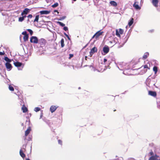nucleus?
I'll use <instances>...</instances> for the list:
<instances>
[{"mask_svg":"<svg viewBox=\"0 0 160 160\" xmlns=\"http://www.w3.org/2000/svg\"><path fill=\"white\" fill-rule=\"evenodd\" d=\"M58 143L59 144H60V145H62V141L61 140H58Z\"/></svg>","mask_w":160,"mask_h":160,"instance_id":"c9c22d12","label":"nucleus"},{"mask_svg":"<svg viewBox=\"0 0 160 160\" xmlns=\"http://www.w3.org/2000/svg\"><path fill=\"white\" fill-rule=\"evenodd\" d=\"M19 153L20 156L23 158L25 157V154L23 152L22 149H20L19 151Z\"/></svg>","mask_w":160,"mask_h":160,"instance_id":"6ab92c4d","label":"nucleus"},{"mask_svg":"<svg viewBox=\"0 0 160 160\" xmlns=\"http://www.w3.org/2000/svg\"><path fill=\"white\" fill-rule=\"evenodd\" d=\"M4 60L7 62L10 63L12 61V60L9 59L7 57H5Z\"/></svg>","mask_w":160,"mask_h":160,"instance_id":"5701e85b","label":"nucleus"},{"mask_svg":"<svg viewBox=\"0 0 160 160\" xmlns=\"http://www.w3.org/2000/svg\"><path fill=\"white\" fill-rule=\"evenodd\" d=\"M107 61V59H106V58H104L103 60L104 63H105Z\"/></svg>","mask_w":160,"mask_h":160,"instance_id":"ea45409f","label":"nucleus"},{"mask_svg":"<svg viewBox=\"0 0 160 160\" xmlns=\"http://www.w3.org/2000/svg\"><path fill=\"white\" fill-rule=\"evenodd\" d=\"M14 64L15 66L19 67H21L22 65V63L19 62H14Z\"/></svg>","mask_w":160,"mask_h":160,"instance_id":"dca6fc26","label":"nucleus"},{"mask_svg":"<svg viewBox=\"0 0 160 160\" xmlns=\"http://www.w3.org/2000/svg\"><path fill=\"white\" fill-rule=\"evenodd\" d=\"M5 54V52L4 51H3L2 52L0 51V55H3Z\"/></svg>","mask_w":160,"mask_h":160,"instance_id":"72a5a7b5","label":"nucleus"},{"mask_svg":"<svg viewBox=\"0 0 160 160\" xmlns=\"http://www.w3.org/2000/svg\"><path fill=\"white\" fill-rule=\"evenodd\" d=\"M63 29L65 31H67L68 30V28L67 27H64L63 28Z\"/></svg>","mask_w":160,"mask_h":160,"instance_id":"e433bc0d","label":"nucleus"},{"mask_svg":"<svg viewBox=\"0 0 160 160\" xmlns=\"http://www.w3.org/2000/svg\"><path fill=\"white\" fill-rule=\"evenodd\" d=\"M39 15H37L36 16L35 18L34 21V22H38V19L39 18Z\"/></svg>","mask_w":160,"mask_h":160,"instance_id":"393cba45","label":"nucleus"},{"mask_svg":"<svg viewBox=\"0 0 160 160\" xmlns=\"http://www.w3.org/2000/svg\"><path fill=\"white\" fill-rule=\"evenodd\" d=\"M148 94L154 97H155L157 96V93L155 92L151 91H148Z\"/></svg>","mask_w":160,"mask_h":160,"instance_id":"9b49d317","label":"nucleus"},{"mask_svg":"<svg viewBox=\"0 0 160 160\" xmlns=\"http://www.w3.org/2000/svg\"><path fill=\"white\" fill-rule=\"evenodd\" d=\"M27 30L29 32L30 34L31 35L32 34L33 32L32 30L30 29H28Z\"/></svg>","mask_w":160,"mask_h":160,"instance_id":"2f4dec72","label":"nucleus"},{"mask_svg":"<svg viewBox=\"0 0 160 160\" xmlns=\"http://www.w3.org/2000/svg\"><path fill=\"white\" fill-rule=\"evenodd\" d=\"M158 0H152V3L155 7L157 8L158 6Z\"/></svg>","mask_w":160,"mask_h":160,"instance_id":"9d476101","label":"nucleus"},{"mask_svg":"<svg viewBox=\"0 0 160 160\" xmlns=\"http://www.w3.org/2000/svg\"><path fill=\"white\" fill-rule=\"evenodd\" d=\"M64 39L62 38L61 41V46L62 48L64 46Z\"/></svg>","mask_w":160,"mask_h":160,"instance_id":"a878e982","label":"nucleus"},{"mask_svg":"<svg viewBox=\"0 0 160 160\" xmlns=\"http://www.w3.org/2000/svg\"><path fill=\"white\" fill-rule=\"evenodd\" d=\"M67 37L68 38V39L69 40H70V38H69V37L68 36H67Z\"/></svg>","mask_w":160,"mask_h":160,"instance_id":"37998d69","label":"nucleus"},{"mask_svg":"<svg viewBox=\"0 0 160 160\" xmlns=\"http://www.w3.org/2000/svg\"><path fill=\"white\" fill-rule=\"evenodd\" d=\"M113 111H114V112H115V111H116V110L115 109V110H113Z\"/></svg>","mask_w":160,"mask_h":160,"instance_id":"3c124183","label":"nucleus"},{"mask_svg":"<svg viewBox=\"0 0 160 160\" xmlns=\"http://www.w3.org/2000/svg\"><path fill=\"white\" fill-rule=\"evenodd\" d=\"M65 18V17H63V18H62V19H64V18Z\"/></svg>","mask_w":160,"mask_h":160,"instance_id":"603ef678","label":"nucleus"},{"mask_svg":"<svg viewBox=\"0 0 160 160\" xmlns=\"http://www.w3.org/2000/svg\"><path fill=\"white\" fill-rule=\"evenodd\" d=\"M159 158V156L156 154L154 156H152L150 157L148 160H158Z\"/></svg>","mask_w":160,"mask_h":160,"instance_id":"6e6552de","label":"nucleus"},{"mask_svg":"<svg viewBox=\"0 0 160 160\" xmlns=\"http://www.w3.org/2000/svg\"><path fill=\"white\" fill-rule=\"evenodd\" d=\"M8 88H9V90L10 91H14V88L13 87L12 85H9Z\"/></svg>","mask_w":160,"mask_h":160,"instance_id":"cd10ccee","label":"nucleus"},{"mask_svg":"<svg viewBox=\"0 0 160 160\" xmlns=\"http://www.w3.org/2000/svg\"><path fill=\"white\" fill-rule=\"evenodd\" d=\"M23 39L24 41L26 42L28 40V35H26L24 36L23 37Z\"/></svg>","mask_w":160,"mask_h":160,"instance_id":"b1692460","label":"nucleus"},{"mask_svg":"<svg viewBox=\"0 0 160 160\" xmlns=\"http://www.w3.org/2000/svg\"><path fill=\"white\" fill-rule=\"evenodd\" d=\"M110 3L112 6L114 7H116L117 5V2H116L113 1H111L110 2Z\"/></svg>","mask_w":160,"mask_h":160,"instance_id":"aec40b11","label":"nucleus"},{"mask_svg":"<svg viewBox=\"0 0 160 160\" xmlns=\"http://www.w3.org/2000/svg\"><path fill=\"white\" fill-rule=\"evenodd\" d=\"M58 3L57 2H56V3H55L54 4L52 5V7L53 8H55L58 6Z\"/></svg>","mask_w":160,"mask_h":160,"instance_id":"7c9ffc66","label":"nucleus"},{"mask_svg":"<svg viewBox=\"0 0 160 160\" xmlns=\"http://www.w3.org/2000/svg\"><path fill=\"white\" fill-rule=\"evenodd\" d=\"M54 12H57L58 13L59 12H58V11L57 10H54Z\"/></svg>","mask_w":160,"mask_h":160,"instance_id":"49530a36","label":"nucleus"},{"mask_svg":"<svg viewBox=\"0 0 160 160\" xmlns=\"http://www.w3.org/2000/svg\"><path fill=\"white\" fill-rule=\"evenodd\" d=\"M57 23L62 27H64L65 25V24L59 21L57 22Z\"/></svg>","mask_w":160,"mask_h":160,"instance_id":"c85d7f7f","label":"nucleus"},{"mask_svg":"<svg viewBox=\"0 0 160 160\" xmlns=\"http://www.w3.org/2000/svg\"><path fill=\"white\" fill-rule=\"evenodd\" d=\"M103 33V32L101 31V30H100L97 32L92 36V39L95 38L96 39H97Z\"/></svg>","mask_w":160,"mask_h":160,"instance_id":"f03ea898","label":"nucleus"},{"mask_svg":"<svg viewBox=\"0 0 160 160\" xmlns=\"http://www.w3.org/2000/svg\"><path fill=\"white\" fill-rule=\"evenodd\" d=\"M103 51L105 54L107 53L109 51V48L108 46H105L103 48Z\"/></svg>","mask_w":160,"mask_h":160,"instance_id":"1a4fd4ad","label":"nucleus"},{"mask_svg":"<svg viewBox=\"0 0 160 160\" xmlns=\"http://www.w3.org/2000/svg\"><path fill=\"white\" fill-rule=\"evenodd\" d=\"M26 160H30L28 158V159H26Z\"/></svg>","mask_w":160,"mask_h":160,"instance_id":"8fccbe9b","label":"nucleus"},{"mask_svg":"<svg viewBox=\"0 0 160 160\" xmlns=\"http://www.w3.org/2000/svg\"><path fill=\"white\" fill-rule=\"evenodd\" d=\"M149 55V53L148 52H146L144 53L143 57L142 58L143 59H146Z\"/></svg>","mask_w":160,"mask_h":160,"instance_id":"412c9836","label":"nucleus"},{"mask_svg":"<svg viewBox=\"0 0 160 160\" xmlns=\"http://www.w3.org/2000/svg\"><path fill=\"white\" fill-rule=\"evenodd\" d=\"M73 56V54H69V59H70Z\"/></svg>","mask_w":160,"mask_h":160,"instance_id":"4c0bfd02","label":"nucleus"},{"mask_svg":"<svg viewBox=\"0 0 160 160\" xmlns=\"http://www.w3.org/2000/svg\"><path fill=\"white\" fill-rule=\"evenodd\" d=\"M30 11V9L28 8H25L24 9V10L23 11V12H22L21 15L22 16H23L24 14L27 15L29 12Z\"/></svg>","mask_w":160,"mask_h":160,"instance_id":"0eeeda50","label":"nucleus"},{"mask_svg":"<svg viewBox=\"0 0 160 160\" xmlns=\"http://www.w3.org/2000/svg\"><path fill=\"white\" fill-rule=\"evenodd\" d=\"M31 130L30 127H29L25 132V136L26 137L29 133Z\"/></svg>","mask_w":160,"mask_h":160,"instance_id":"4468645a","label":"nucleus"},{"mask_svg":"<svg viewBox=\"0 0 160 160\" xmlns=\"http://www.w3.org/2000/svg\"><path fill=\"white\" fill-rule=\"evenodd\" d=\"M32 15L31 14H29L28 16V17L29 18H31L32 17Z\"/></svg>","mask_w":160,"mask_h":160,"instance_id":"58836bf2","label":"nucleus"},{"mask_svg":"<svg viewBox=\"0 0 160 160\" xmlns=\"http://www.w3.org/2000/svg\"><path fill=\"white\" fill-rule=\"evenodd\" d=\"M5 65L8 71H10L12 69V65L10 63L6 62Z\"/></svg>","mask_w":160,"mask_h":160,"instance_id":"39448f33","label":"nucleus"},{"mask_svg":"<svg viewBox=\"0 0 160 160\" xmlns=\"http://www.w3.org/2000/svg\"><path fill=\"white\" fill-rule=\"evenodd\" d=\"M150 155H151V156H153V152L152 151V152H150Z\"/></svg>","mask_w":160,"mask_h":160,"instance_id":"a19ab883","label":"nucleus"},{"mask_svg":"<svg viewBox=\"0 0 160 160\" xmlns=\"http://www.w3.org/2000/svg\"><path fill=\"white\" fill-rule=\"evenodd\" d=\"M150 66L149 64L148 65L147 64L142 66L140 68V69H141L142 70L141 71V73L142 74L146 72H147L148 69H150Z\"/></svg>","mask_w":160,"mask_h":160,"instance_id":"f257e3e1","label":"nucleus"},{"mask_svg":"<svg viewBox=\"0 0 160 160\" xmlns=\"http://www.w3.org/2000/svg\"><path fill=\"white\" fill-rule=\"evenodd\" d=\"M134 21V19L132 18L130 20L129 22L128 25L129 27L131 26L133 23Z\"/></svg>","mask_w":160,"mask_h":160,"instance_id":"4be33fe9","label":"nucleus"},{"mask_svg":"<svg viewBox=\"0 0 160 160\" xmlns=\"http://www.w3.org/2000/svg\"><path fill=\"white\" fill-rule=\"evenodd\" d=\"M58 107L55 106H52L50 108V111L51 112H54L57 108Z\"/></svg>","mask_w":160,"mask_h":160,"instance_id":"f8f14e48","label":"nucleus"},{"mask_svg":"<svg viewBox=\"0 0 160 160\" xmlns=\"http://www.w3.org/2000/svg\"><path fill=\"white\" fill-rule=\"evenodd\" d=\"M46 43V40L43 38L41 39L39 41V43L42 45H44Z\"/></svg>","mask_w":160,"mask_h":160,"instance_id":"2eb2a0df","label":"nucleus"},{"mask_svg":"<svg viewBox=\"0 0 160 160\" xmlns=\"http://www.w3.org/2000/svg\"><path fill=\"white\" fill-rule=\"evenodd\" d=\"M67 37L68 38V39L69 40H70V38H69V37L68 36H67Z\"/></svg>","mask_w":160,"mask_h":160,"instance_id":"c03bdc74","label":"nucleus"},{"mask_svg":"<svg viewBox=\"0 0 160 160\" xmlns=\"http://www.w3.org/2000/svg\"><path fill=\"white\" fill-rule=\"evenodd\" d=\"M85 59L86 60H87V56H85Z\"/></svg>","mask_w":160,"mask_h":160,"instance_id":"09e8293b","label":"nucleus"},{"mask_svg":"<svg viewBox=\"0 0 160 160\" xmlns=\"http://www.w3.org/2000/svg\"><path fill=\"white\" fill-rule=\"evenodd\" d=\"M123 30L121 28L118 29H116V34L118 37L120 38L121 37L120 34H123Z\"/></svg>","mask_w":160,"mask_h":160,"instance_id":"7ed1b4c3","label":"nucleus"},{"mask_svg":"<svg viewBox=\"0 0 160 160\" xmlns=\"http://www.w3.org/2000/svg\"><path fill=\"white\" fill-rule=\"evenodd\" d=\"M22 16V17H23V18H24H24H26V15H24V16H23H23Z\"/></svg>","mask_w":160,"mask_h":160,"instance_id":"a18cd8bd","label":"nucleus"},{"mask_svg":"<svg viewBox=\"0 0 160 160\" xmlns=\"http://www.w3.org/2000/svg\"><path fill=\"white\" fill-rule=\"evenodd\" d=\"M24 19L23 17H20L18 18V21L20 22H22Z\"/></svg>","mask_w":160,"mask_h":160,"instance_id":"c756f323","label":"nucleus"},{"mask_svg":"<svg viewBox=\"0 0 160 160\" xmlns=\"http://www.w3.org/2000/svg\"><path fill=\"white\" fill-rule=\"evenodd\" d=\"M153 71L155 72V73H156L158 72V68L156 66H154L153 68Z\"/></svg>","mask_w":160,"mask_h":160,"instance_id":"bb28decb","label":"nucleus"},{"mask_svg":"<svg viewBox=\"0 0 160 160\" xmlns=\"http://www.w3.org/2000/svg\"><path fill=\"white\" fill-rule=\"evenodd\" d=\"M97 51V49L96 47H94L92 48L90 52V57H92V55L95 52Z\"/></svg>","mask_w":160,"mask_h":160,"instance_id":"423d86ee","label":"nucleus"},{"mask_svg":"<svg viewBox=\"0 0 160 160\" xmlns=\"http://www.w3.org/2000/svg\"><path fill=\"white\" fill-rule=\"evenodd\" d=\"M50 11L47 10L41 11L40 13L41 14H48L49 13Z\"/></svg>","mask_w":160,"mask_h":160,"instance_id":"f3484780","label":"nucleus"},{"mask_svg":"<svg viewBox=\"0 0 160 160\" xmlns=\"http://www.w3.org/2000/svg\"><path fill=\"white\" fill-rule=\"evenodd\" d=\"M74 1H76V0H73Z\"/></svg>","mask_w":160,"mask_h":160,"instance_id":"864d4df0","label":"nucleus"},{"mask_svg":"<svg viewBox=\"0 0 160 160\" xmlns=\"http://www.w3.org/2000/svg\"><path fill=\"white\" fill-rule=\"evenodd\" d=\"M40 109L38 107H36L35 108H34V111H36V112H37L38 111H39L40 110Z\"/></svg>","mask_w":160,"mask_h":160,"instance_id":"473e14b6","label":"nucleus"},{"mask_svg":"<svg viewBox=\"0 0 160 160\" xmlns=\"http://www.w3.org/2000/svg\"><path fill=\"white\" fill-rule=\"evenodd\" d=\"M21 109L22 111V112L23 113H25L28 111V108L26 107L24 104L22 105Z\"/></svg>","mask_w":160,"mask_h":160,"instance_id":"ddd939ff","label":"nucleus"},{"mask_svg":"<svg viewBox=\"0 0 160 160\" xmlns=\"http://www.w3.org/2000/svg\"><path fill=\"white\" fill-rule=\"evenodd\" d=\"M22 35H24V36L26 35H28V34H27V32L26 31H24L22 33Z\"/></svg>","mask_w":160,"mask_h":160,"instance_id":"f704fd0d","label":"nucleus"},{"mask_svg":"<svg viewBox=\"0 0 160 160\" xmlns=\"http://www.w3.org/2000/svg\"><path fill=\"white\" fill-rule=\"evenodd\" d=\"M128 37H129V36H128V37H127V39H126V40H127V39H128Z\"/></svg>","mask_w":160,"mask_h":160,"instance_id":"de8ad7c7","label":"nucleus"},{"mask_svg":"<svg viewBox=\"0 0 160 160\" xmlns=\"http://www.w3.org/2000/svg\"><path fill=\"white\" fill-rule=\"evenodd\" d=\"M30 42L34 43H37L38 42V39L36 37L32 36L30 38Z\"/></svg>","mask_w":160,"mask_h":160,"instance_id":"20e7f679","label":"nucleus"},{"mask_svg":"<svg viewBox=\"0 0 160 160\" xmlns=\"http://www.w3.org/2000/svg\"><path fill=\"white\" fill-rule=\"evenodd\" d=\"M133 7L135 8L137 10H140L141 9V7L139 6V5L137 4V2H135L133 5Z\"/></svg>","mask_w":160,"mask_h":160,"instance_id":"a211bd4d","label":"nucleus"},{"mask_svg":"<svg viewBox=\"0 0 160 160\" xmlns=\"http://www.w3.org/2000/svg\"><path fill=\"white\" fill-rule=\"evenodd\" d=\"M64 34L65 35V36L67 37V36H68V34H67L66 33H64Z\"/></svg>","mask_w":160,"mask_h":160,"instance_id":"79ce46f5","label":"nucleus"}]
</instances>
